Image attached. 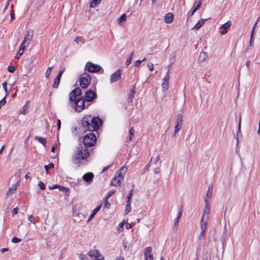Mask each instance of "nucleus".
Instances as JSON below:
<instances>
[{"mask_svg":"<svg viewBox=\"0 0 260 260\" xmlns=\"http://www.w3.org/2000/svg\"><path fill=\"white\" fill-rule=\"evenodd\" d=\"M89 155V149L80 146L77 147L72 156V161L76 167H79L87 164V158Z\"/></svg>","mask_w":260,"mask_h":260,"instance_id":"nucleus-1","label":"nucleus"},{"mask_svg":"<svg viewBox=\"0 0 260 260\" xmlns=\"http://www.w3.org/2000/svg\"><path fill=\"white\" fill-rule=\"evenodd\" d=\"M127 168L123 167L119 170L117 173V175L112 180L111 182V185L117 186L123 180L125 174L127 172Z\"/></svg>","mask_w":260,"mask_h":260,"instance_id":"nucleus-2","label":"nucleus"},{"mask_svg":"<svg viewBox=\"0 0 260 260\" xmlns=\"http://www.w3.org/2000/svg\"><path fill=\"white\" fill-rule=\"evenodd\" d=\"M96 139L95 135L91 132L87 134L83 138V142L84 147L92 146L95 143Z\"/></svg>","mask_w":260,"mask_h":260,"instance_id":"nucleus-3","label":"nucleus"},{"mask_svg":"<svg viewBox=\"0 0 260 260\" xmlns=\"http://www.w3.org/2000/svg\"><path fill=\"white\" fill-rule=\"evenodd\" d=\"M85 68L89 73H98L100 71H102V73H104V70L100 66L94 64L91 62H87Z\"/></svg>","mask_w":260,"mask_h":260,"instance_id":"nucleus-4","label":"nucleus"},{"mask_svg":"<svg viewBox=\"0 0 260 260\" xmlns=\"http://www.w3.org/2000/svg\"><path fill=\"white\" fill-rule=\"evenodd\" d=\"M79 82L81 88H86L90 84L91 77L88 74L84 73L80 76Z\"/></svg>","mask_w":260,"mask_h":260,"instance_id":"nucleus-5","label":"nucleus"},{"mask_svg":"<svg viewBox=\"0 0 260 260\" xmlns=\"http://www.w3.org/2000/svg\"><path fill=\"white\" fill-rule=\"evenodd\" d=\"M90 126H89L90 132L95 131L98 130L100 126L102 125V120L99 117H91Z\"/></svg>","mask_w":260,"mask_h":260,"instance_id":"nucleus-6","label":"nucleus"},{"mask_svg":"<svg viewBox=\"0 0 260 260\" xmlns=\"http://www.w3.org/2000/svg\"><path fill=\"white\" fill-rule=\"evenodd\" d=\"M183 124V115L182 114H179L177 115V119L175 122V131L173 134L174 137L176 133H178L182 127Z\"/></svg>","mask_w":260,"mask_h":260,"instance_id":"nucleus-7","label":"nucleus"},{"mask_svg":"<svg viewBox=\"0 0 260 260\" xmlns=\"http://www.w3.org/2000/svg\"><path fill=\"white\" fill-rule=\"evenodd\" d=\"M75 104V110L77 111L80 112L85 108V100L82 98L76 99L73 100Z\"/></svg>","mask_w":260,"mask_h":260,"instance_id":"nucleus-8","label":"nucleus"},{"mask_svg":"<svg viewBox=\"0 0 260 260\" xmlns=\"http://www.w3.org/2000/svg\"><path fill=\"white\" fill-rule=\"evenodd\" d=\"M82 92L79 88H76L72 90L70 93V100L71 101L76 100V99L83 98L81 95Z\"/></svg>","mask_w":260,"mask_h":260,"instance_id":"nucleus-9","label":"nucleus"},{"mask_svg":"<svg viewBox=\"0 0 260 260\" xmlns=\"http://www.w3.org/2000/svg\"><path fill=\"white\" fill-rule=\"evenodd\" d=\"M91 121H92L91 117L90 115H86L83 118L82 124L84 131L90 132L89 126H90Z\"/></svg>","mask_w":260,"mask_h":260,"instance_id":"nucleus-10","label":"nucleus"},{"mask_svg":"<svg viewBox=\"0 0 260 260\" xmlns=\"http://www.w3.org/2000/svg\"><path fill=\"white\" fill-rule=\"evenodd\" d=\"M97 97L96 93L91 89H89L85 92V101L90 102L93 101Z\"/></svg>","mask_w":260,"mask_h":260,"instance_id":"nucleus-11","label":"nucleus"},{"mask_svg":"<svg viewBox=\"0 0 260 260\" xmlns=\"http://www.w3.org/2000/svg\"><path fill=\"white\" fill-rule=\"evenodd\" d=\"M121 70H117L113 74H112L110 77V83H113L117 81L121 78Z\"/></svg>","mask_w":260,"mask_h":260,"instance_id":"nucleus-12","label":"nucleus"},{"mask_svg":"<svg viewBox=\"0 0 260 260\" xmlns=\"http://www.w3.org/2000/svg\"><path fill=\"white\" fill-rule=\"evenodd\" d=\"M34 36V30L32 29H29L27 30L25 34L24 40L23 41L26 43L27 45H29L30 41H31Z\"/></svg>","mask_w":260,"mask_h":260,"instance_id":"nucleus-13","label":"nucleus"},{"mask_svg":"<svg viewBox=\"0 0 260 260\" xmlns=\"http://www.w3.org/2000/svg\"><path fill=\"white\" fill-rule=\"evenodd\" d=\"M232 24V22L231 21H228L223 24L220 28L219 31L222 34L224 35L227 32V28L229 27Z\"/></svg>","mask_w":260,"mask_h":260,"instance_id":"nucleus-14","label":"nucleus"},{"mask_svg":"<svg viewBox=\"0 0 260 260\" xmlns=\"http://www.w3.org/2000/svg\"><path fill=\"white\" fill-rule=\"evenodd\" d=\"M152 248L150 246L145 248L144 255L146 260H153V255L151 254Z\"/></svg>","mask_w":260,"mask_h":260,"instance_id":"nucleus-15","label":"nucleus"},{"mask_svg":"<svg viewBox=\"0 0 260 260\" xmlns=\"http://www.w3.org/2000/svg\"><path fill=\"white\" fill-rule=\"evenodd\" d=\"M209 219V216H203L201 220V230H206L207 228V223Z\"/></svg>","mask_w":260,"mask_h":260,"instance_id":"nucleus-16","label":"nucleus"},{"mask_svg":"<svg viewBox=\"0 0 260 260\" xmlns=\"http://www.w3.org/2000/svg\"><path fill=\"white\" fill-rule=\"evenodd\" d=\"M94 175L92 173H86L83 175L82 178L84 181L90 183L93 179Z\"/></svg>","mask_w":260,"mask_h":260,"instance_id":"nucleus-17","label":"nucleus"},{"mask_svg":"<svg viewBox=\"0 0 260 260\" xmlns=\"http://www.w3.org/2000/svg\"><path fill=\"white\" fill-rule=\"evenodd\" d=\"M29 108V101H27L25 104L23 106L22 110L20 111V113L25 115L28 113V109Z\"/></svg>","mask_w":260,"mask_h":260,"instance_id":"nucleus-18","label":"nucleus"},{"mask_svg":"<svg viewBox=\"0 0 260 260\" xmlns=\"http://www.w3.org/2000/svg\"><path fill=\"white\" fill-rule=\"evenodd\" d=\"M174 19V15L172 13L167 14L165 17V21L167 23H171Z\"/></svg>","mask_w":260,"mask_h":260,"instance_id":"nucleus-19","label":"nucleus"},{"mask_svg":"<svg viewBox=\"0 0 260 260\" xmlns=\"http://www.w3.org/2000/svg\"><path fill=\"white\" fill-rule=\"evenodd\" d=\"M208 57V54L207 52L202 51L200 53L199 55V60L200 61L203 62H204L207 58Z\"/></svg>","mask_w":260,"mask_h":260,"instance_id":"nucleus-20","label":"nucleus"},{"mask_svg":"<svg viewBox=\"0 0 260 260\" xmlns=\"http://www.w3.org/2000/svg\"><path fill=\"white\" fill-rule=\"evenodd\" d=\"M207 19H201L199 20V21L196 23V24L194 26L192 29H200L203 25L204 24L205 21H206Z\"/></svg>","mask_w":260,"mask_h":260,"instance_id":"nucleus-21","label":"nucleus"},{"mask_svg":"<svg viewBox=\"0 0 260 260\" xmlns=\"http://www.w3.org/2000/svg\"><path fill=\"white\" fill-rule=\"evenodd\" d=\"M101 208V205L98 206L96 208H95L92 212L91 214L89 216L87 221H89L91 219H92L96 214V213L100 211Z\"/></svg>","mask_w":260,"mask_h":260,"instance_id":"nucleus-22","label":"nucleus"},{"mask_svg":"<svg viewBox=\"0 0 260 260\" xmlns=\"http://www.w3.org/2000/svg\"><path fill=\"white\" fill-rule=\"evenodd\" d=\"M98 255H99V251L97 250H91L88 253V255L90 257H94L95 259Z\"/></svg>","mask_w":260,"mask_h":260,"instance_id":"nucleus-23","label":"nucleus"},{"mask_svg":"<svg viewBox=\"0 0 260 260\" xmlns=\"http://www.w3.org/2000/svg\"><path fill=\"white\" fill-rule=\"evenodd\" d=\"M210 205H205L204 209V213L203 216H209L210 213Z\"/></svg>","mask_w":260,"mask_h":260,"instance_id":"nucleus-24","label":"nucleus"},{"mask_svg":"<svg viewBox=\"0 0 260 260\" xmlns=\"http://www.w3.org/2000/svg\"><path fill=\"white\" fill-rule=\"evenodd\" d=\"M101 2L102 0H92L90 4V7L91 8H94L97 5H98Z\"/></svg>","mask_w":260,"mask_h":260,"instance_id":"nucleus-25","label":"nucleus"},{"mask_svg":"<svg viewBox=\"0 0 260 260\" xmlns=\"http://www.w3.org/2000/svg\"><path fill=\"white\" fill-rule=\"evenodd\" d=\"M134 54V51H133L129 54L128 58H127V59L125 62L126 66H128L129 64H130L132 63V58H133Z\"/></svg>","mask_w":260,"mask_h":260,"instance_id":"nucleus-26","label":"nucleus"},{"mask_svg":"<svg viewBox=\"0 0 260 260\" xmlns=\"http://www.w3.org/2000/svg\"><path fill=\"white\" fill-rule=\"evenodd\" d=\"M60 80V79L56 77L54 80L52 87L54 88H57L59 84Z\"/></svg>","mask_w":260,"mask_h":260,"instance_id":"nucleus-27","label":"nucleus"},{"mask_svg":"<svg viewBox=\"0 0 260 260\" xmlns=\"http://www.w3.org/2000/svg\"><path fill=\"white\" fill-rule=\"evenodd\" d=\"M169 82H162L161 87L162 91H165L169 89Z\"/></svg>","mask_w":260,"mask_h":260,"instance_id":"nucleus-28","label":"nucleus"},{"mask_svg":"<svg viewBox=\"0 0 260 260\" xmlns=\"http://www.w3.org/2000/svg\"><path fill=\"white\" fill-rule=\"evenodd\" d=\"M35 139L38 141L40 143L42 144L44 146H46V142L45 139L38 136L36 137Z\"/></svg>","mask_w":260,"mask_h":260,"instance_id":"nucleus-29","label":"nucleus"},{"mask_svg":"<svg viewBox=\"0 0 260 260\" xmlns=\"http://www.w3.org/2000/svg\"><path fill=\"white\" fill-rule=\"evenodd\" d=\"M73 216L75 217H78L79 218L77 219L76 220L78 221H81L83 219H84L85 216L82 213H77V214H75V213H74Z\"/></svg>","mask_w":260,"mask_h":260,"instance_id":"nucleus-30","label":"nucleus"},{"mask_svg":"<svg viewBox=\"0 0 260 260\" xmlns=\"http://www.w3.org/2000/svg\"><path fill=\"white\" fill-rule=\"evenodd\" d=\"M126 20V15L125 14H123L118 19V22L121 24L122 22L125 21Z\"/></svg>","mask_w":260,"mask_h":260,"instance_id":"nucleus-31","label":"nucleus"},{"mask_svg":"<svg viewBox=\"0 0 260 260\" xmlns=\"http://www.w3.org/2000/svg\"><path fill=\"white\" fill-rule=\"evenodd\" d=\"M17 187L16 185H13L12 187L9 188V190L7 192L8 195H10L13 193L16 190Z\"/></svg>","mask_w":260,"mask_h":260,"instance_id":"nucleus-32","label":"nucleus"},{"mask_svg":"<svg viewBox=\"0 0 260 260\" xmlns=\"http://www.w3.org/2000/svg\"><path fill=\"white\" fill-rule=\"evenodd\" d=\"M213 192V186L212 185H210L208 186V190L206 193L207 196H211L212 197Z\"/></svg>","mask_w":260,"mask_h":260,"instance_id":"nucleus-33","label":"nucleus"},{"mask_svg":"<svg viewBox=\"0 0 260 260\" xmlns=\"http://www.w3.org/2000/svg\"><path fill=\"white\" fill-rule=\"evenodd\" d=\"M46 174L49 173V169L54 168V164L52 162L50 163L48 165L45 166L44 167Z\"/></svg>","mask_w":260,"mask_h":260,"instance_id":"nucleus-34","label":"nucleus"},{"mask_svg":"<svg viewBox=\"0 0 260 260\" xmlns=\"http://www.w3.org/2000/svg\"><path fill=\"white\" fill-rule=\"evenodd\" d=\"M52 68H53V67H48L47 69V70H46V73H45V77H46V78H49V76H50V75L51 74V70H52Z\"/></svg>","mask_w":260,"mask_h":260,"instance_id":"nucleus-35","label":"nucleus"},{"mask_svg":"<svg viewBox=\"0 0 260 260\" xmlns=\"http://www.w3.org/2000/svg\"><path fill=\"white\" fill-rule=\"evenodd\" d=\"M129 133V136L128 140H129V141H131L133 139V138L134 135V133H135V130L133 127H132L130 129Z\"/></svg>","mask_w":260,"mask_h":260,"instance_id":"nucleus-36","label":"nucleus"},{"mask_svg":"<svg viewBox=\"0 0 260 260\" xmlns=\"http://www.w3.org/2000/svg\"><path fill=\"white\" fill-rule=\"evenodd\" d=\"M206 230H201V232L200 233V235L199 236V239L200 240H203L205 238V235Z\"/></svg>","mask_w":260,"mask_h":260,"instance_id":"nucleus-37","label":"nucleus"},{"mask_svg":"<svg viewBox=\"0 0 260 260\" xmlns=\"http://www.w3.org/2000/svg\"><path fill=\"white\" fill-rule=\"evenodd\" d=\"M38 186H39L40 188L42 190H45L46 188V186L45 184L42 181L39 182Z\"/></svg>","mask_w":260,"mask_h":260,"instance_id":"nucleus-38","label":"nucleus"},{"mask_svg":"<svg viewBox=\"0 0 260 260\" xmlns=\"http://www.w3.org/2000/svg\"><path fill=\"white\" fill-rule=\"evenodd\" d=\"M115 190H109L106 195V199H108L109 198H110L113 194L115 193Z\"/></svg>","mask_w":260,"mask_h":260,"instance_id":"nucleus-39","label":"nucleus"},{"mask_svg":"<svg viewBox=\"0 0 260 260\" xmlns=\"http://www.w3.org/2000/svg\"><path fill=\"white\" fill-rule=\"evenodd\" d=\"M212 197L211 196H206L205 197V205H210V199H211Z\"/></svg>","mask_w":260,"mask_h":260,"instance_id":"nucleus-40","label":"nucleus"},{"mask_svg":"<svg viewBox=\"0 0 260 260\" xmlns=\"http://www.w3.org/2000/svg\"><path fill=\"white\" fill-rule=\"evenodd\" d=\"M21 241V240L20 239L16 237H14L12 239V240H11L12 242L14 243H18V242H20Z\"/></svg>","mask_w":260,"mask_h":260,"instance_id":"nucleus-41","label":"nucleus"},{"mask_svg":"<svg viewBox=\"0 0 260 260\" xmlns=\"http://www.w3.org/2000/svg\"><path fill=\"white\" fill-rule=\"evenodd\" d=\"M78 255L80 260H87V257L85 254H79Z\"/></svg>","mask_w":260,"mask_h":260,"instance_id":"nucleus-42","label":"nucleus"},{"mask_svg":"<svg viewBox=\"0 0 260 260\" xmlns=\"http://www.w3.org/2000/svg\"><path fill=\"white\" fill-rule=\"evenodd\" d=\"M123 226H124V221L120 222L118 226V229L119 231H121L123 230Z\"/></svg>","mask_w":260,"mask_h":260,"instance_id":"nucleus-43","label":"nucleus"},{"mask_svg":"<svg viewBox=\"0 0 260 260\" xmlns=\"http://www.w3.org/2000/svg\"><path fill=\"white\" fill-rule=\"evenodd\" d=\"M254 37L252 35H250V39L249 41V46L253 47L254 44Z\"/></svg>","mask_w":260,"mask_h":260,"instance_id":"nucleus-44","label":"nucleus"},{"mask_svg":"<svg viewBox=\"0 0 260 260\" xmlns=\"http://www.w3.org/2000/svg\"><path fill=\"white\" fill-rule=\"evenodd\" d=\"M7 82H4L2 84L3 87L6 93V95L8 94V90H7Z\"/></svg>","mask_w":260,"mask_h":260,"instance_id":"nucleus-45","label":"nucleus"},{"mask_svg":"<svg viewBox=\"0 0 260 260\" xmlns=\"http://www.w3.org/2000/svg\"><path fill=\"white\" fill-rule=\"evenodd\" d=\"M131 210V205H126V208H125V212L126 214L128 213Z\"/></svg>","mask_w":260,"mask_h":260,"instance_id":"nucleus-46","label":"nucleus"},{"mask_svg":"<svg viewBox=\"0 0 260 260\" xmlns=\"http://www.w3.org/2000/svg\"><path fill=\"white\" fill-rule=\"evenodd\" d=\"M26 43L24 42V41L22 42V43H21L20 46V48H19V50H21V51H24V49H25V44Z\"/></svg>","mask_w":260,"mask_h":260,"instance_id":"nucleus-47","label":"nucleus"},{"mask_svg":"<svg viewBox=\"0 0 260 260\" xmlns=\"http://www.w3.org/2000/svg\"><path fill=\"white\" fill-rule=\"evenodd\" d=\"M147 66L149 69L150 71H152L154 69V65L151 62H148L147 64Z\"/></svg>","mask_w":260,"mask_h":260,"instance_id":"nucleus-48","label":"nucleus"},{"mask_svg":"<svg viewBox=\"0 0 260 260\" xmlns=\"http://www.w3.org/2000/svg\"><path fill=\"white\" fill-rule=\"evenodd\" d=\"M201 6H202V1L201 0H200L198 2V3L197 6H196V7L194 8L195 9V10L197 11L198 10H199L200 8V7H201Z\"/></svg>","mask_w":260,"mask_h":260,"instance_id":"nucleus-49","label":"nucleus"},{"mask_svg":"<svg viewBox=\"0 0 260 260\" xmlns=\"http://www.w3.org/2000/svg\"><path fill=\"white\" fill-rule=\"evenodd\" d=\"M58 188H59V190H60V191H63L67 192L69 190L68 188H67L63 186L59 185V187Z\"/></svg>","mask_w":260,"mask_h":260,"instance_id":"nucleus-50","label":"nucleus"},{"mask_svg":"<svg viewBox=\"0 0 260 260\" xmlns=\"http://www.w3.org/2000/svg\"><path fill=\"white\" fill-rule=\"evenodd\" d=\"M83 39L81 37H76L74 39V42L78 43L79 42H82Z\"/></svg>","mask_w":260,"mask_h":260,"instance_id":"nucleus-51","label":"nucleus"},{"mask_svg":"<svg viewBox=\"0 0 260 260\" xmlns=\"http://www.w3.org/2000/svg\"><path fill=\"white\" fill-rule=\"evenodd\" d=\"M64 69H63V70H60L58 73V75H57L56 76V78H58L59 79H60L61 78V77L63 74V73L64 72Z\"/></svg>","mask_w":260,"mask_h":260,"instance_id":"nucleus-52","label":"nucleus"},{"mask_svg":"<svg viewBox=\"0 0 260 260\" xmlns=\"http://www.w3.org/2000/svg\"><path fill=\"white\" fill-rule=\"evenodd\" d=\"M15 70V68L13 66H9L8 68V71L10 73H13Z\"/></svg>","mask_w":260,"mask_h":260,"instance_id":"nucleus-53","label":"nucleus"},{"mask_svg":"<svg viewBox=\"0 0 260 260\" xmlns=\"http://www.w3.org/2000/svg\"><path fill=\"white\" fill-rule=\"evenodd\" d=\"M170 79V75L166 74L165 76L164 77L162 82H169Z\"/></svg>","mask_w":260,"mask_h":260,"instance_id":"nucleus-54","label":"nucleus"},{"mask_svg":"<svg viewBox=\"0 0 260 260\" xmlns=\"http://www.w3.org/2000/svg\"><path fill=\"white\" fill-rule=\"evenodd\" d=\"M95 260H104V256L99 253V255H97Z\"/></svg>","mask_w":260,"mask_h":260,"instance_id":"nucleus-55","label":"nucleus"},{"mask_svg":"<svg viewBox=\"0 0 260 260\" xmlns=\"http://www.w3.org/2000/svg\"><path fill=\"white\" fill-rule=\"evenodd\" d=\"M180 219V218H179L177 217L175 218V219L174 220V226H177L178 225L179 221Z\"/></svg>","mask_w":260,"mask_h":260,"instance_id":"nucleus-56","label":"nucleus"},{"mask_svg":"<svg viewBox=\"0 0 260 260\" xmlns=\"http://www.w3.org/2000/svg\"><path fill=\"white\" fill-rule=\"evenodd\" d=\"M18 210H19V208L18 207H16L14 209H13V210L12 211L13 216L17 214Z\"/></svg>","mask_w":260,"mask_h":260,"instance_id":"nucleus-57","label":"nucleus"},{"mask_svg":"<svg viewBox=\"0 0 260 260\" xmlns=\"http://www.w3.org/2000/svg\"><path fill=\"white\" fill-rule=\"evenodd\" d=\"M105 207L109 208L110 207V204L108 202V199H106L105 201Z\"/></svg>","mask_w":260,"mask_h":260,"instance_id":"nucleus-58","label":"nucleus"},{"mask_svg":"<svg viewBox=\"0 0 260 260\" xmlns=\"http://www.w3.org/2000/svg\"><path fill=\"white\" fill-rule=\"evenodd\" d=\"M133 194V189H131L128 193V195H127V198H132V196Z\"/></svg>","mask_w":260,"mask_h":260,"instance_id":"nucleus-59","label":"nucleus"},{"mask_svg":"<svg viewBox=\"0 0 260 260\" xmlns=\"http://www.w3.org/2000/svg\"><path fill=\"white\" fill-rule=\"evenodd\" d=\"M59 187V185H58V184H54L51 187L50 186L49 188L50 189H55V188H58Z\"/></svg>","mask_w":260,"mask_h":260,"instance_id":"nucleus-60","label":"nucleus"},{"mask_svg":"<svg viewBox=\"0 0 260 260\" xmlns=\"http://www.w3.org/2000/svg\"><path fill=\"white\" fill-rule=\"evenodd\" d=\"M182 213H183V209L182 208H180L179 209V212H178V216H177V217L180 218H181V216L182 214Z\"/></svg>","mask_w":260,"mask_h":260,"instance_id":"nucleus-61","label":"nucleus"},{"mask_svg":"<svg viewBox=\"0 0 260 260\" xmlns=\"http://www.w3.org/2000/svg\"><path fill=\"white\" fill-rule=\"evenodd\" d=\"M28 220L30 221V222H32L33 223L35 222V219L33 217L32 215H30L28 217Z\"/></svg>","mask_w":260,"mask_h":260,"instance_id":"nucleus-62","label":"nucleus"},{"mask_svg":"<svg viewBox=\"0 0 260 260\" xmlns=\"http://www.w3.org/2000/svg\"><path fill=\"white\" fill-rule=\"evenodd\" d=\"M10 17L12 20L15 19V13L14 11L12 10L10 13Z\"/></svg>","mask_w":260,"mask_h":260,"instance_id":"nucleus-63","label":"nucleus"},{"mask_svg":"<svg viewBox=\"0 0 260 260\" xmlns=\"http://www.w3.org/2000/svg\"><path fill=\"white\" fill-rule=\"evenodd\" d=\"M142 62L141 61V60H137L136 62H135V66L137 67H138L140 66L141 63H142Z\"/></svg>","mask_w":260,"mask_h":260,"instance_id":"nucleus-64","label":"nucleus"}]
</instances>
